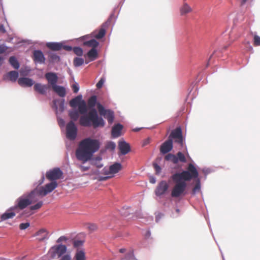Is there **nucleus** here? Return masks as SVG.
<instances>
[{
  "instance_id": "28",
  "label": "nucleus",
  "mask_w": 260,
  "mask_h": 260,
  "mask_svg": "<svg viewBox=\"0 0 260 260\" xmlns=\"http://www.w3.org/2000/svg\"><path fill=\"white\" fill-rule=\"evenodd\" d=\"M79 112L75 110H70L69 112V116L70 118L71 119V121H77L79 117Z\"/></svg>"
},
{
  "instance_id": "34",
  "label": "nucleus",
  "mask_w": 260,
  "mask_h": 260,
  "mask_svg": "<svg viewBox=\"0 0 260 260\" xmlns=\"http://www.w3.org/2000/svg\"><path fill=\"white\" fill-rule=\"evenodd\" d=\"M81 98L80 96H78L73 99H72L70 102V105L71 107L73 108H75L77 106H79V104L81 102Z\"/></svg>"
},
{
  "instance_id": "27",
  "label": "nucleus",
  "mask_w": 260,
  "mask_h": 260,
  "mask_svg": "<svg viewBox=\"0 0 260 260\" xmlns=\"http://www.w3.org/2000/svg\"><path fill=\"white\" fill-rule=\"evenodd\" d=\"M87 111V106L85 102L81 101L78 106V112L81 114H85Z\"/></svg>"
},
{
  "instance_id": "1",
  "label": "nucleus",
  "mask_w": 260,
  "mask_h": 260,
  "mask_svg": "<svg viewBox=\"0 0 260 260\" xmlns=\"http://www.w3.org/2000/svg\"><path fill=\"white\" fill-rule=\"evenodd\" d=\"M198 176V172L192 164L188 165L187 170L173 174L171 177L175 184L172 189L171 197L172 198H179L184 195L187 186L185 181L197 178Z\"/></svg>"
},
{
  "instance_id": "31",
  "label": "nucleus",
  "mask_w": 260,
  "mask_h": 260,
  "mask_svg": "<svg viewBox=\"0 0 260 260\" xmlns=\"http://www.w3.org/2000/svg\"><path fill=\"white\" fill-rule=\"evenodd\" d=\"M74 258L75 260H85L86 256L84 251L82 250H78L74 256Z\"/></svg>"
},
{
  "instance_id": "53",
  "label": "nucleus",
  "mask_w": 260,
  "mask_h": 260,
  "mask_svg": "<svg viewBox=\"0 0 260 260\" xmlns=\"http://www.w3.org/2000/svg\"><path fill=\"white\" fill-rule=\"evenodd\" d=\"M68 238L65 236H61L56 241L57 243H60L63 241H67Z\"/></svg>"
},
{
  "instance_id": "49",
  "label": "nucleus",
  "mask_w": 260,
  "mask_h": 260,
  "mask_svg": "<svg viewBox=\"0 0 260 260\" xmlns=\"http://www.w3.org/2000/svg\"><path fill=\"white\" fill-rule=\"evenodd\" d=\"M83 242L81 240H76L73 243V245L75 247H78L81 246Z\"/></svg>"
},
{
  "instance_id": "63",
  "label": "nucleus",
  "mask_w": 260,
  "mask_h": 260,
  "mask_svg": "<svg viewBox=\"0 0 260 260\" xmlns=\"http://www.w3.org/2000/svg\"><path fill=\"white\" fill-rule=\"evenodd\" d=\"M56 102H57V101H55V100H54L53 101V103H54V106L55 107L56 109H57L58 108H57V107L56 106Z\"/></svg>"
},
{
  "instance_id": "59",
  "label": "nucleus",
  "mask_w": 260,
  "mask_h": 260,
  "mask_svg": "<svg viewBox=\"0 0 260 260\" xmlns=\"http://www.w3.org/2000/svg\"><path fill=\"white\" fill-rule=\"evenodd\" d=\"M4 58L2 56H0V66L3 63Z\"/></svg>"
},
{
  "instance_id": "26",
  "label": "nucleus",
  "mask_w": 260,
  "mask_h": 260,
  "mask_svg": "<svg viewBox=\"0 0 260 260\" xmlns=\"http://www.w3.org/2000/svg\"><path fill=\"white\" fill-rule=\"evenodd\" d=\"M191 12L192 9L187 3H184L180 9L181 15H184Z\"/></svg>"
},
{
  "instance_id": "51",
  "label": "nucleus",
  "mask_w": 260,
  "mask_h": 260,
  "mask_svg": "<svg viewBox=\"0 0 260 260\" xmlns=\"http://www.w3.org/2000/svg\"><path fill=\"white\" fill-rule=\"evenodd\" d=\"M59 260H72V258L70 254H65L61 256Z\"/></svg>"
},
{
  "instance_id": "21",
  "label": "nucleus",
  "mask_w": 260,
  "mask_h": 260,
  "mask_svg": "<svg viewBox=\"0 0 260 260\" xmlns=\"http://www.w3.org/2000/svg\"><path fill=\"white\" fill-rule=\"evenodd\" d=\"M118 147L120 153L122 155L127 154L131 150L129 145L126 143L124 141H119L118 143Z\"/></svg>"
},
{
  "instance_id": "43",
  "label": "nucleus",
  "mask_w": 260,
  "mask_h": 260,
  "mask_svg": "<svg viewBox=\"0 0 260 260\" xmlns=\"http://www.w3.org/2000/svg\"><path fill=\"white\" fill-rule=\"evenodd\" d=\"M49 56L52 61H59V57L56 54L53 53H49Z\"/></svg>"
},
{
  "instance_id": "48",
  "label": "nucleus",
  "mask_w": 260,
  "mask_h": 260,
  "mask_svg": "<svg viewBox=\"0 0 260 260\" xmlns=\"http://www.w3.org/2000/svg\"><path fill=\"white\" fill-rule=\"evenodd\" d=\"M104 81H105L104 79L103 78H101L96 85L97 88H98V89L101 88L103 86Z\"/></svg>"
},
{
  "instance_id": "13",
  "label": "nucleus",
  "mask_w": 260,
  "mask_h": 260,
  "mask_svg": "<svg viewBox=\"0 0 260 260\" xmlns=\"http://www.w3.org/2000/svg\"><path fill=\"white\" fill-rule=\"evenodd\" d=\"M173 142L171 139H168L163 143L160 147V151L162 154H166L173 149Z\"/></svg>"
},
{
  "instance_id": "2",
  "label": "nucleus",
  "mask_w": 260,
  "mask_h": 260,
  "mask_svg": "<svg viewBox=\"0 0 260 260\" xmlns=\"http://www.w3.org/2000/svg\"><path fill=\"white\" fill-rule=\"evenodd\" d=\"M99 140L90 138H85L80 142L78 148L76 151L77 158L85 163L91 159L94 153L100 148Z\"/></svg>"
},
{
  "instance_id": "36",
  "label": "nucleus",
  "mask_w": 260,
  "mask_h": 260,
  "mask_svg": "<svg viewBox=\"0 0 260 260\" xmlns=\"http://www.w3.org/2000/svg\"><path fill=\"white\" fill-rule=\"evenodd\" d=\"M9 62L14 69H18L19 68V63L15 57H10L9 58Z\"/></svg>"
},
{
  "instance_id": "32",
  "label": "nucleus",
  "mask_w": 260,
  "mask_h": 260,
  "mask_svg": "<svg viewBox=\"0 0 260 260\" xmlns=\"http://www.w3.org/2000/svg\"><path fill=\"white\" fill-rule=\"evenodd\" d=\"M18 75V72L15 71H10L7 74L9 80L12 82H15L17 80Z\"/></svg>"
},
{
  "instance_id": "44",
  "label": "nucleus",
  "mask_w": 260,
  "mask_h": 260,
  "mask_svg": "<svg viewBox=\"0 0 260 260\" xmlns=\"http://www.w3.org/2000/svg\"><path fill=\"white\" fill-rule=\"evenodd\" d=\"M30 225V224L28 222L26 223H22L19 225V228L20 230H25L28 228Z\"/></svg>"
},
{
  "instance_id": "7",
  "label": "nucleus",
  "mask_w": 260,
  "mask_h": 260,
  "mask_svg": "<svg viewBox=\"0 0 260 260\" xmlns=\"http://www.w3.org/2000/svg\"><path fill=\"white\" fill-rule=\"evenodd\" d=\"M29 205H30V202L26 195H23L16 200L15 205L12 207V209H15L18 212L19 210H23Z\"/></svg>"
},
{
  "instance_id": "4",
  "label": "nucleus",
  "mask_w": 260,
  "mask_h": 260,
  "mask_svg": "<svg viewBox=\"0 0 260 260\" xmlns=\"http://www.w3.org/2000/svg\"><path fill=\"white\" fill-rule=\"evenodd\" d=\"M67 251V246L62 244L56 245L52 246L49 251L52 258L61 257Z\"/></svg>"
},
{
  "instance_id": "11",
  "label": "nucleus",
  "mask_w": 260,
  "mask_h": 260,
  "mask_svg": "<svg viewBox=\"0 0 260 260\" xmlns=\"http://www.w3.org/2000/svg\"><path fill=\"white\" fill-rule=\"evenodd\" d=\"M121 168L122 166L120 163L115 162L110 166L108 169L104 168L103 170V173L106 175H113V176L115 174L121 170Z\"/></svg>"
},
{
  "instance_id": "57",
  "label": "nucleus",
  "mask_w": 260,
  "mask_h": 260,
  "mask_svg": "<svg viewBox=\"0 0 260 260\" xmlns=\"http://www.w3.org/2000/svg\"><path fill=\"white\" fill-rule=\"evenodd\" d=\"M63 49L67 50V51H71L73 48L71 46H67V45H65V46H63L62 45V48Z\"/></svg>"
},
{
  "instance_id": "12",
  "label": "nucleus",
  "mask_w": 260,
  "mask_h": 260,
  "mask_svg": "<svg viewBox=\"0 0 260 260\" xmlns=\"http://www.w3.org/2000/svg\"><path fill=\"white\" fill-rule=\"evenodd\" d=\"M169 188V185L166 181H160L157 185L155 193L157 196L164 194Z\"/></svg>"
},
{
  "instance_id": "60",
  "label": "nucleus",
  "mask_w": 260,
  "mask_h": 260,
  "mask_svg": "<svg viewBox=\"0 0 260 260\" xmlns=\"http://www.w3.org/2000/svg\"><path fill=\"white\" fill-rule=\"evenodd\" d=\"M150 182L151 183H154L155 182V179L153 177H152L150 179Z\"/></svg>"
},
{
  "instance_id": "52",
  "label": "nucleus",
  "mask_w": 260,
  "mask_h": 260,
  "mask_svg": "<svg viewBox=\"0 0 260 260\" xmlns=\"http://www.w3.org/2000/svg\"><path fill=\"white\" fill-rule=\"evenodd\" d=\"M72 89L74 93H77L79 91V87L77 84H74L72 86Z\"/></svg>"
},
{
  "instance_id": "39",
  "label": "nucleus",
  "mask_w": 260,
  "mask_h": 260,
  "mask_svg": "<svg viewBox=\"0 0 260 260\" xmlns=\"http://www.w3.org/2000/svg\"><path fill=\"white\" fill-rule=\"evenodd\" d=\"M73 50L75 54L78 56H81L83 55V50L79 47H75L73 48Z\"/></svg>"
},
{
  "instance_id": "40",
  "label": "nucleus",
  "mask_w": 260,
  "mask_h": 260,
  "mask_svg": "<svg viewBox=\"0 0 260 260\" xmlns=\"http://www.w3.org/2000/svg\"><path fill=\"white\" fill-rule=\"evenodd\" d=\"M253 45L254 46H260V37L257 35L253 36Z\"/></svg>"
},
{
  "instance_id": "22",
  "label": "nucleus",
  "mask_w": 260,
  "mask_h": 260,
  "mask_svg": "<svg viewBox=\"0 0 260 260\" xmlns=\"http://www.w3.org/2000/svg\"><path fill=\"white\" fill-rule=\"evenodd\" d=\"M122 128L123 126L120 124H117L115 125L112 128V137L113 138H116L119 137L121 135Z\"/></svg>"
},
{
  "instance_id": "50",
  "label": "nucleus",
  "mask_w": 260,
  "mask_h": 260,
  "mask_svg": "<svg viewBox=\"0 0 260 260\" xmlns=\"http://www.w3.org/2000/svg\"><path fill=\"white\" fill-rule=\"evenodd\" d=\"M88 229L91 231H94L97 229V226L95 224H89L88 226Z\"/></svg>"
},
{
  "instance_id": "19",
  "label": "nucleus",
  "mask_w": 260,
  "mask_h": 260,
  "mask_svg": "<svg viewBox=\"0 0 260 260\" xmlns=\"http://www.w3.org/2000/svg\"><path fill=\"white\" fill-rule=\"evenodd\" d=\"M18 83L22 87H31L35 82L30 78L27 77H21L18 79Z\"/></svg>"
},
{
  "instance_id": "61",
  "label": "nucleus",
  "mask_w": 260,
  "mask_h": 260,
  "mask_svg": "<svg viewBox=\"0 0 260 260\" xmlns=\"http://www.w3.org/2000/svg\"><path fill=\"white\" fill-rule=\"evenodd\" d=\"M125 251V249L124 248H121L119 249V252L120 253H124Z\"/></svg>"
},
{
  "instance_id": "25",
  "label": "nucleus",
  "mask_w": 260,
  "mask_h": 260,
  "mask_svg": "<svg viewBox=\"0 0 260 260\" xmlns=\"http://www.w3.org/2000/svg\"><path fill=\"white\" fill-rule=\"evenodd\" d=\"M106 25V23L104 24L98 32H96L95 31L93 32V36L94 38L98 39H100L105 36L106 34V30L105 27Z\"/></svg>"
},
{
  "instance_id": "15",
  "label": "nucleus",
  "mask_w": 260,
  "mask_h": 260,
  "mask_svg": "<svg viewBox=\"0 0 260 260\" xmlns=\"http://www.w3.org/2000/svg\"><path fill=\"white\" fill-rule=\"evenodd\" d=\"M46 79L47 80L48 84L53 86H55L58 81V77L54 73L49 72L45 75Z\"/></svg>"
},
{
  "instance_id": "33",
  "label": "nucleus",
  "mask_w": 260,
  "mask_h": 260,
  "mask_svg": "<svg viewBox=\"0 0 260 260\" xmlns=\"http://www.w3.org/2000/svg\"><path fill=\"white\" fill-rule=\"evenodd\" d=\"M96 101L97 99L95 95L91 96L87 101L88 107L90 108H91V109H94V107L96 105Z\"/></svg>"
},
{
  "instance_id": "41",
  "label": "nucleus",
  "mask_w": 260,
  "mask_h": 260,
  "mask_svg": "<svg viewBox=\"0 0 260 260\" xmlns=\"http://www.w3.org/2000/svg\"><path fill=\"white\" fill-rule=\"evenodd\" d=\"M43 205V202L40 201L38 203H37L36 205L34 206H31L30 207V210H37L40 209Z\"/></svg>"
},
{
  "instance_id": "16",
  "label": "nucleus",
  "mask_w": 260,
  "mask_h": 260,
  "mask_svg": "<svg viewBox=\"0 0 260 260\" xmlns=\"http://www.w3.org/2000/svg\"><path fill=\"white\" fill-rule=\"evenodd\" d=\"M32 59L36 63H44L45 58L43 52L40 50H35L33 52Z\"/></svg>"
},
{
  "instance_id": "30",
  "label": "nucleus",
  "mask_w": 260,
  "mask_h": 260,
  "mask_svg": "<svg viewBox=\"0 0 260 260\" xmlns=\"http://www.w3.org/2000/svg\"><path fill=\"white\" fill-rule=\"evenodd\" d=\"M87 56L91 61L95 60L98 55L96 48H91L87 53Z\"/></svg>"
},
{
  "instance_id": "64",
  "label": "nucleus",
  "mask_w": 260,
  "mask_h": 260,
  "mask_svg": "<svg viewBox=\"0 0 260 260\" xmlns=\"http://www.w3.org/2000/svg\"><path fill=\"white\" fill-rule=\"evenodd\" d=\"M247 44L249 46V50H252V47L250 45L249 42H247Z\"/></svg>"
},
{
  "instance_id": "29",
  "label": "nucleus",
  "mask_w": 260,
  "mask_h": 260,
  "mask_svg": "<svg viewBox=\"0 0 260 260\" xmlns=\"http://www.w3.org/2000/svg\"><path fill=\"white\" fill-rule=\"evenodd\" d=\"M99 44V42L94 39H91L83 42L84 46L92 47V48H96Z\"/></svg>"
},
{
  "instance_id": "38",
  "label": "nucleus",
  "mask_w": 260,
  "mask_h": 260,
  "mask_svg": "<svg viewBox=\"0 0 260 260\" xmlns=\"http://www.w3.org/2000/svg\"><path fill=\"white\" fill-rule=\"evenodd\" d=\"M177 159H178V162L179 161L182 162H185L186 161V158L185 155L181 152H178L177 154Z\"/></svg>"
},
{
  "instance_id": "24",
  "label": "nucleus",
  "mask_w": 260,
  "mask_h": 260,
  "mask_svg": "<svg viewBox=\"0 0 260 260\" xmlns=\"http://www.w3.org/2000/svg\"><path fill=\"white\" fill-rule=\"evenodd\" d=\"M46 46L53 51H58L62 49V44L60 43L49 42L46 44Z\"/></svg>"
},
{
  "instance_id": "45",
  "label": "nucleus",
  "mask_w": 260,
  "mask_h": 260,
  "mask_svg": "<svg viewBox=\"0 0 260 260\" xmlns=\"http://www.w3.org/2000/svg\"><path fill=\"white\" fill-rule=\"evenodd\" d=\"M200 189V181H199L198 182L196 183L194 187H193L192 189V192L193 193H195L197 191H199Z\"/></svg>"
},
{
  "instance_id": "55",
  "label": "nucleus",
  "mask_w": 260,
  "mask_h": 260,
  "mask_svg": "<svg viewBox=\"0 0 260 260\" xmlns=\"http://www.w3.org/2000/svg\"><path fill=\"white\" fill-rule=\"evenodd\" d=\"M59 109L61 112L64 110V101H60L59 105Z\"/></svg>"
},
{
  "instance_id": "5",
  "label": "nucleus",
  "mask_w": 260,
  "mask_h": 260,
  "mask_svg": "<svg viewBox=\"0 0 260 260\" xmlns=\"http://www.w3.org/2000/svg\"><path fill=\"white\" fill-rule=\"evenodd\" d=\"M78 129L73 121H70L66 125V137L70 140H74L77 135Z\"/></svg>"
},
{
  "instance_id": "35",
  "label": "nucleus",
  "mask_w": 260,
  "mask_h": 260,
  "mask_svg": "<svg viewBox=\"0 0 260 260\" xmlns=\"http://www.w3.org/2000/svg\"><path fill=\"white\" fill-rule=\"evenodd\" d=\"M165 159L166 160L172 161L174 164L178 163V159H177L176 155L171 153H169L166 155L165 156Z\"/></svg>"
},
{
  "instance_id": "10",
  "label": "nucleus",
  "mask_w": 260,
  "mask_h": 260,
  "mask_svg": "<svg viewBox=\"0 0 260 260\" xmlns=\"http://www.w3.org/2000/svg\"><path fill=\"white\" fill-rule=\"evenodd\" d=\"M58 186L56 181H51V182L46 184L44 186L39 187L40 189L39 193L41 197H44L48 193L52 192Z\"/></svg>"
},
{
  "instance_id": "3",
  "label": "nucleus",
  "mask_w": 260,
  "mask_h": 260,
  "mask_svg": "<svg viewBox=\"0 0 260 260\" xmlns=\"http://www.w3.org/2000/svg\"><path fill=\"white\" fill-rule=\"evenodd\" d=\"M79 124L84 127L93 126L94 128H97L104 126L105 122L102 117L98 116L96 109H92L87 114L80 117Z\"/></svg>"
},
{
  "instance_id": "20",
  "label": "nucleus",
  "mask_w": 260,
  "mask_h": 260,
  "mask_svg": "<svg viewBox=\"0 0 260 260\" xmlns=\"http://www.w3.org/2000/svg\"><path fill=\"white\" fill-rule=\"evenodd\" d=\"M49 87V86L47 85L42 84L41 83H36L34 84V90L38 93L42 95H45Z\"/></svg>"
},
{
  "instance_id": "23",
  "label": "nucleus",
  "mask_w": 260,
  "mask_h": 260,
  "mask_svg": "<svg viewBox=\"0 0 260 260\" xmlns=\"http://www.w3.org/2000/svg\"><path fill=\"white\" fill-rule=\"evenodd\" d=\"M52 89L60 97L63 98L66 95V89L63 86L56 85Z\"/></svg>"
},
{
  "instance_id": "14",
  "label": "nucleus",
  "mask_w": 260,
  "mask_h": 260,
  "mask_svg": "<svg viewBox=\"0 0 260 260\" xmlns=\"http://www.w3.org/2000/svg\"><path fill=\"white\" fill-rule=\"evenodd\" d=\"M34 236L37 237V239L41 242L48 239L49 233L45 229H41L36 233Z\"/></svg>"
},
{
  "instance_id": "17",
  "label": "nucleus",
  "mask_w": 260,
  "mask_h": 260,
  "mask_svg": "<svg viewBox=\"0 0 260 260\" xmlns=\"http://www.w3.org/2000/svg\"><path fill=\"white\" fill-rule=\"evenodd\" d=\"M40 189L39 188H36L34 190L31 191L30 193L26 195L27 198L30 202V204L36 202L39 200V197L41 196L39 193Z\"/></svg>"
},
{
  "instance_id": "58",
  "label": "nucleus",
  "mask_w": 260,
  "mask_h": 260,
  "mask_svg": "<svg viewBox=\"0 0 260 260\" xmlns=\"http://www.w3.org/2000/svg\"><path fill=\"white\" fill-rule=\"evenodd\" d=\"M0 32L2 33L6 32V29L5 28L4 25H3V24L0 25Z\"/></svg>"
},
{
  "instance_id": "37",
  "label": "nucleus",
  "mask_w": 260,
  "mask_h": 260,
  "mask_svg": "<svg viewBox=\"0 0 260 260\" xmlns=\"http://www.w3.org/2000/svg\"><path fill=\"white\" fill-rule=\"evenodd\" d=\"M73 62H74V65L75 67H79L83 64L84 59L82 58L75 57L74 59Z\"/></svg>"
},
{
  "instance_id": "9",
  "label": "nucleus",
  "mask_w": 260,
  "mask_h": 260,
  "mask_svg": "<svg viewBox=\"0 0 260 260\" xmlns=\"http://www.w3.org/2000/svg\"><path fill=\"white\" fill-rule=\"evenodd\" d=\"M98 109L100 115L106 118L109 123L111 124L113 122L114 115L112 110L105 109L100 104H98Z\"/></svg>"
},
{
  "instance_id": "18",
  "label": "nucleus",
  "mask_w": 260,
  "mask_h": 260,
  "mask_svg": "<svg viewBox=\"0 0 260 260\" xmlns=\"http://www.w3.org/2000/svg\"><path fill=\"white\" fill-rule=\"evenodd\" d=\"M17 211L15 209H12V207L8 209L1 216V220L5 221L9 219L13 218L16 215Z\"/></svg>"
},
{
  "instance_id": "8",
  "label": "nucleus",
  "mask_w": 260,
  "mask_h": 260,
  "mask_svg": "<svg viewBox=\"0 0 260 260\" xmlns=\"http://www.w3.org/2000/svg\"><path fill=\"white\" fill-rule=\"evenodd\" d=\"M63 172L59 168H55L50 170L46 173V178L51 181H56L62 178Z\"/></svg>"
},
{
  "instance_id": "56",
  "label": "nucleus",
  "mask_w": 260,
  "mask_h": 260,
  "mask_svg": "<svg viewBox=\"0 0 260 260\" xmlns=\"http://www.w3.org/2000/svg\"><path fill=\"white\" fill-rule=\"evenodd\" d=\"M79 168L80 169V170L84 172V171H87L89 170V167H85V166H82V165H80L79 166Z\"/></svg>"
},
{
  "instance_id": "47",
  "label": "nucleus",
  "mask_w": 260,
  "mask_h": 260,
  "mask_svg": "<svg viewBox=\"0 0 260 260\" xmlns=\"http://www.w3.org/2000/svg\"><path fill=\"white\" fill-rule=\"evenodd\" d=\"M113 177V175H107L106 176H101L98 178L99 181H105L107 179Z\"/></svg>"
},
{
  "instance_id": "42",
  "label": "nucleus",
  "mask_w": 260,
  "mask_h": 260,
  "mask_svg": "<svg viewBox=\"0 0 260 260\" xmlns=\"http://www.w3.org/2000/svg\"><path fill=\"white\" fill-rule=\"evenodd\" d=\"M116 145L113 142H109L106 145V148L111 150L115 149Z\"/></svg>"
},
{
  "instance_id": "54",
  "label": "nucleus",
  "mask_w": 260,
  "mask_h": 260,
  "mask_svg": "<svg viewBox=\"0 0 260 260\" xmlns=\"http://www.w3.org/2000/svg\"><path fill=\"white\" fill-rule=\"evenodd\" d=\"M7 47L4 45H0V54H2L6 51Z\"/></svg>"
},
{
  "instance_id": "46",
  "label": "nucleus",
  "mask_w": 260,
  "mask_h": 260,
  "mask_svg": "<svg viewBox=\"0 0 260 260\" xmlns=\"http://www.w3.org/2000/svg\"><path fill=\"white\" fill-rule=\"evenodd\" d=\"M153 167L155 169V171L156 172V174H159L161 171V168L159 167V165H158L156 163H154L153 164Z\"/></svg>"
},
{
  "instance_id": "6",
  "label": "nucleus",
  "mask_w": 260,
  "mask_h": 260,
  "mask_svg": "<svg viewBox=\"0 0 260 260\" xmlns=\"http://www.w3.org/2000/svg\"><path fill=\"white\" fill-rule=\"evenodd\" d=\"M172 141L174 140V142L179 144L180 146H183V138L181 128L180 127H177L173 130L168 138Z\"/></svg>"
},
{
  "instance_id": "62",
  "label": "nucleus",
  "mask_w": 260,
  "mask_h": 260,
  "mask_svg": "<svg viewBox=\"0 0 260 260\" xmlns=\"http://www.w3.org/2000/svg\"><path fill=\"white\" fill-rule=\"evenodd\" d=\"M142 128H136L133 129V131L134 132H138Z\"/></svg>"
}]
</instances>
